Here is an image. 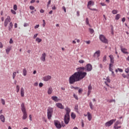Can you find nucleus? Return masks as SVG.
<instances>
[{"mask_svg":"<svg viewBox=\"0 0 129 129\" xmlns=\"http://www.w3.org/2000/svg\"><path fill=\"white\" fill-rule=\"evenodd\" d=\"M76 70L78 72L74 73L69 79L70 84H74L75 82L82 80L87 75V73L84 72V67L78 68Z\"/></svg>","mask_w":129,"mask_h":129,"instance_id":"f257e3e1","label":"nucleus"},{"mask_svg":"<svg viewBox=\"0 0 129 129\" xmlns=\"http://www.w3.org/2000/svg\"><path fill=\"white\" fill-rule=\"evenodd\" d=\"M99 39L100 41L104 44H108V40L106 39V37L104 35L101 34L99 35Z\"/></svg>","mask_w":129,"mask_h":129,"instance_id":"f03ea898","label":"nucleus"},{"mask_svg":"<svg viewBox=\"0 0 129 129\" xmlns=\"http://www.w3.org/2000/svg\"><path fill=\"white\" fill-rule=\"evenodd\" d=\"M84 71L86 72H90V71H92V65L90 63H88L86 64V67H84Z\"/></svg>","mask_w":129,"mask_h":129,"instance_id":"7ed1b4c3","label":"nucleus"},{"mask_svg":"<svg viewBox=\"0 0 129 129\" xmlns=\"http://www.w3.org/2000/svg\"><path fill=\"white\" fill-rule=\"evenodd\" d=\"M52 113H53V108L49 107L47 109V118L48 119H51Z\"/></svg>","mask_w":129,"mask_h":129,"instance_id":"20e7f679","label":"nucleus"},{"mask_svg":"<svg viewBox=\"0 0 129 129\" xmlns=\"http://www.w3.org/2000/svg\"><path fill=\"white\" fill-rule=\"evenodd\" d=\"M116 120V119H111L105 123V126H110V125H112V124H113V122H115Z\"/></svg>","mask_w":129,"mask_h":129,"instance_id":"39448f33","label":"nucleus"},{"mask_svg":"<svg viewBox=\"0 0 129 129\" xmlns=\"http://www.w3.org/2000/svg\"><path fill=\"white\" fill-rule=\"evenodd\" d=\"M54 124L55 126H56V127L58 129H60L61 128V127H62V125H61V123L58 120H54Z\"/></svg>","mask_w":129,"mask_h":129,"instance_id":"423d86ee","label":"nucleus"},{"mask_svg":"<svg viewBox=\"0 0 129 129\" xmlns=\"http://www.w3.org/2000/svg\"><path fill=\"white\" fill-rule=\"evenodd\" d=\"M64 121L65 124H68V123H69V121H70V116L64 115Z\"/></svg>","mask_w":129,"mask_h":129,"instance_id":"0eeeda50","label":"nucleus"},{"mask_svg":"<svg viewBox=\"0 0 129 129\" xmlns=\"http://www.w3.org/2000/svg\"><path fill=\"white\" fill-rule=\"evenodd\" d=\"M11 22V17L8 16L7 18L5 20L4 26L5 27L8 26V24Z\"/></svg>","mask_w":129,"mask_h":129,"instance_id":"6e6552de","label":"nucleus"},{"mask_svg":"<svg viewBox=\"0 0 129 129\" xmlns=\"http://www.w3.org/2000/svg\"><path fill=\"white\" fill-rule=\"evenodd\" d=\"M65 110L66 111V114L64 115H66L67 116H70V112L71 111V109H70L69 107H67L66 108H65Z\"/></svg>","mask_w":129,"mask_h":129,"instance_id":"1a4fd4ad","label":"nucleus"},{"mask_svg":"<svg viewBox=\"0 0 129 129\" xmlns=\"http://www.w3.org/2000/svg\"><path fill=\"white\" fill-rule=\"evenodd\" d=\"M99 56H100V50H98L94 53L93 56L94 58H96V57L98 58Z\"/></svg>","mask_w":129,"mask_h":129,"instance_id":"9d476101","label":"nucleus"},{"mask_svg":"<svg viewBox=\"0 0 129 129\" xmlns=\"http://www.w3.org/2000/svg\"><path fill=\"white\" fill-rule=\"evenodd\" d=\"M21 109L22 112H27L26 111V107H25V104L22 103L21 105Z\"/></svg>","mask_w":129,"mask_h":129,"instance_id":"9b49d317","label":"nucleus"},{"mask_svg":"<svg viewBox=\"0 0 129 129\" xmlns=\"http://www.w3.org/2000/svg\"><path fill=\"white\" fill-rule=\"evenodd\" d=\"M55 105L56 107H58V108H60V109H64V106L62 105V103H57L55 104Z\"/></svg>","mask_w":129,"mask_h":129,"instance_id":"f8f14e48","label":"nucleus"},{"mask_svg":"<svg viewBox=\"0 0 129 129\" xmlns=\"http://www.w3.org/2000/svg\"><path fill=\"white\" fill-rule=\"evenodd\" d=\"M51 78L52 77L50 76H46L43 78V81H49Z\"/></svg>","mask_w":129,"mask_h":129,"instance_id":"ddd939ff","label":"nucleus"},{"mask_svg":"<svg viewBox=\"0 0 129 129\" xmlns=\"http://www.w3.org/2000/svg\"><path fill=\"white\" fill-rule=\"evenodd\" d=\"M40 59L41 61H43V62H45V61H46V53L44 52L42 54V56Z\"/></svg>","mask_w":129,"mask_h":129,"instance_id":"4468645a","label":"nucleus"},{"mask_svg":"<svg viewBox=\"0 0 129 129\" xmlns=\"http://www.w3.org/2000/svg\"><path fill=\"white\" fill-rule=\"evenodd\" d=\"M94 5V2L92 1H90L88 2V4H87V8L88 9H90V7H89L90 6H93Z\"/></svg>","mask_w":129,"mask_h":129,"instance_id":"2eb2a0df","label":"nucleus"},{"mask_svg":"<svg viewBox=\"0 0 129 129\" xmlns=\"http://www.w3.org/2000/svg\"><path fill=\"white\" fill-rule=\"evenodd\" d=\"M51 99L54 101H55V102H58V101H59V99H58V97L56 96H52Z\"/></svg>","mask_w":129,"mask_h":129,"instance_id":"dca6fc26","label":"nucleus"},{"mask_svg":"<svg viewBox=\"0 0 129 129\" xmlns=\"http://www.w3.org/2000/svg\"><path fill=\"white\" fill-rule=\"evenodd\" d=\"M121 51L123 54H128V52L126 51H127V49L125 48H121Z\"/></svg>","mask_w":129,"mask_h":129,"instance_id":"f3484780","label":"nucleus"},{"mask_svg":"<svg viewBox=\"0 0 129 129\" xmlns=\"http://www.w3.org/2000/svg\"><path fill=\"white\" fill-rule=\"evenodd\" d=\"M23 115L22 117V119H27V117H28V114H27V112H23Z\"/></svg>","mask_w":129,"mask_h":129,"instance_id":"a211bd4d","label":"nucleus"},{"mask_svg":"<svg viewBox=\"0 0 129 129\" xmlns=\"http://www.w3.org/2000/svg\"><path fill=\"white\" fill-rule=\"evenodd\" d=\"M87 115L88 116V120H89V121H90V120H91V119H92V116L91 115V114H90L89 113V112H88L87 113Z\"/></svg>","mask_w":129,"mask_h":129,"instance_id":"6ab92c4d","label":"nucleus"},{"mask_svg":"<svg viewBox=\"0 0 129 129\" xmlns=\"http://www.w3.org/2000/svg\"><path fill=\"white\" fill-rule=\"evenodd\" d=\"M0 119L1 120V121H2V122H5V120H6V118H5V116H4V115L1 114L0 115Z\"/></svg>","mask_w":129,"mask_h":129,"instance_id":"aec40b11","label":"nucleus"},{"mask_svg":"<svg viewBox=\"0 0 129 129\" xmlns=\"http://www.w3.org/2000/svg\"><path fill=\"white\" fill-rule=\"evenodd\" d=\"M24 91H25V90L24 89V88H21V95L22 97H24V96H25Z\"/></svg>","mask_w":129,"mask_h":129,"instance_id":"412c9836","label":"nucleus"},{"mask_svg":"<svg viewBox=\"0 0 129 129\" xmlns=\"http://www.w3.org/2000/svg\"><path fill=\"white\" fill-rule=\"evenodd\" d=\"M71 116L72 118H73V119H75V118H76V114H75V113H74V112H72Z\"/></svg>","mask_w":129,"mask_h":129,"instance_id":"4be33fe9","label":"nucleus"},{"mask_svg":"<svg viewBox=\"0 0 129 129\" xmlns=\"http://www.w3.org/2000/svg\"><path fill=\"white\" fill-rule=\"evenodd\" d=\"M13 22L10 23V25L9 26V31H12V29H13Z\"/></svg>","mask_w":129,"mask_h":129,"instance_id":"5701e85b","label":"nucleus"},{"mask_svg":"<svg viewBox=\"0 0 129 129\" xmlns=\"http://www.w3.org/2000/svg\"><path fill=\"white\" fill-rule=\"evenodd\" d=\"M35 41H36V42H37V43H41L42 42V39H41L39 37H37L35 39Z\"/></svg>","mask_w":129,"mask_h":129,"instance_id":"b1692460","label":"nucleus"},{"mask_svg":"<svg viewBox=\"0 0 129 129\" xmlns=\"http://www.w3.org/2000/svg\"><path fill=\"white\" fill-rule=\"evenodd\" d=\"M119 19H120V14H117L115 16V20H116V21H118Z\"/></svg>","mask_w":129,"mask_h":129,"instance_id":"393cba45","label":"nucleus"},{"mask_svg":"<svg viewBox=\"0 0 129 129\" xmlns=\"http://www.w3.org/2000/svg\"><path fill=\"white\" fill-rule=\"evenodd\" d=\"M89 106L92 110H93V105L92 104V102H90Z\"/></svg>","mask_w":129,"mask_h":129,"instance_id":"a878e982","label":"nucleus"},{"mask_svg":"<svg viewBox=\"0 0 129 129\" xmlns=\"http://www.w3.org/2000/svg\"><path fill=\"white\" fill-rule=\"evenodd\" d=\"M120 123V122L119 120H117L116 122L114 123V126H117L118 124Z\"/></svg>","mask_w":129,"mask_h":129,"instance_id":"bb28decb","label":"nucleus"},{"mask_svg":"<svg viewBox=\"0 0 129 129\" xmlns=\"http://www.w3.org/2000/svg\"><path fill=\"white\" fill-rule=\"evenodd\" d=\"M27 75V70H26V68H24L23 69V76H26Z\"/></svg>","mask_w":129,"mask_h":129,"instance_id":"cd10ccee","label":"nucleus"},{"mask_svg":"<svg viewBox=\"0 0 129 129\" xmlns=\"http://www.w3.org/2000/svg\"><path fill=\"white\" fill-rule=\"evenodd\" d=\"M108 102H109V103H111L112 102H114V103H115V99L108 100Z\"/></svg>","mask_w":129,"mask_h":129,"instance_id":"c85d7f7f","label":"nucleus"},{"mask_svg":"<svg viewBox=\"0 0 129 129\" xmlns=\"http://www.w3.org/2000/svg\"><path fill=\"white\" fill-rule=\"evenodd\" d=\"M89 31L90 34H93V33H94V30L92 28H89Z\"/></svg>","mask_w":129,"mask_h":129,"instance_id":"c756f323","label":"nucleus"},{"mask_svg":"<svg viewBox=\"0 0 129 129\" xmlns=\"http://www.w3.org/2000/svg\"><path fill=\"white\" fill-rule=\"evenodd\" d=\"M47 93L48 94H51L52 93V88H49L48 89Z\"/></svg>","mask_w":129,"mask_h":129,"instance_id":"7c9ffc66","label":"nucleus"},{"mask_svg":"<svg viewBox=\"0 0 129 129\" xmlns=\"http://www.w3.org/2000/svg\"><path fill=\"white\" fill-rule=\"evenodd\" d=\"M75 111H76L77 112H78V105H76L75 106Z\"/></svg>","mask_w":129,"mask_h":129,"instance_id":"2f4dec72","label":"nucleus"},{"mask_svg":"<svg viewBox=\"0 0 129 129\" xmlns=\"http://www.w3.org/2000/svg\"><path fill=\"white\" fill-rule=\"evenodd\" d=\"M86 23L87 25L90 26V24H89V20L88 19V18H86Z\"/></svg>","mask_w":129,"mask_h":129,"instance_id":"473e14b6","label":"nucleus"},{"mask_svg":"<svg viewBox=\"0 0 129 129\" xmlns=\"http://www.w3.org/2000/svg\"><path fill=\"white\" fill-rule=\"evenodd\" d=\"M106 55H105L104 57H103V62H106V58H107Z\"/></svg>","mask_w":129,"mask_h":129,"instance_id":"72a5a7b5","label":"nucleus"},{"mask_svg":"<svg viewBox=\"0 0 129 129\" xmlns=\"http://www.w3.org/2000/svg\"><path fill=\"white\" fill-rule=\"evenodd\" d=\"M112 14H113V15H116V14H117V11L115 10H113L112 11Z\"/></svg>","mask_w":129,"mask_h":129,"instance_id":"f704fd0d","label":"nucleus"},{"mask_svg":"<svg viewBox=\"0 0 129 129\" xmlns=\"http://www.w3.org/2000/svg\"><path fill=\"white\" fill-rule=\"evenodd\" d=\"M110 63H112V64H114V57L111 58Z\"/></svg>","mask_w":129,"mask_h":129,"instance_id":"c9c22d12","label":"nucleus"},{"mask_svg":"<svg viewBox=\"0 0 129 129\" xmlns=\"http://www.w3.org/2000/svg\"><path fill=\"white\" fill-rule=\"evenodd\" d=\"M10 51H11V48H8L6 49V52L7 54H9V53H10Z\"/></svg>","mask_w":129,"mask_h":129,"instance_id":"e433bc0d","label":"nucleus"},{"mask_svg":"<svg viewBox=\"0 0 129 129\" xmlns=\"http://www.w3.org/2000/svg\"><path fill=\"white\" fill-rule=\"evenodd\" d=\"M88 90H92V86H91V84L89 85L88 87Z\"/></svg>","mask_w":129,"mask_h":129,"instance_id":"4c0bfd02","label":"nucleus"},{"mask_svg":"<svg viewBox=\"0 0 129 129\" xmlns=\"http://www.w3.org/2000/svg\"><path fill=\"white\" fill-rule=\"evenodd\" d=\"M20 91V86L17 85L16 87V92L18 93Z\"/></svg>","mask_w":129,"mask_h":129,"instance_id":"58836bf2","label":"nucleus"},{"mask_svg":"<svg viewBox=\"0 0 129 129\" xmlns=\"http://www.w3.org/2000/svg\"><path fill=\"white\" fill-rule=\"evenodd\" d=\"M1 102L2 104H3V105H5V104H6V101L4 99H1Z\"/></svg>","mask_w":129,"mask_h":129,"instance_id":"ea45409f","label":"nucleus"},{"mask_svg":"<svg viewBox=\"0 0 129 129\" xmlns=\"http://www.w3.org/2000/svg\"><path fill=\"white\" fill-rule=\"evenodd\" d=\"M13 9L14 11H17V10H18V7L17 6V5H14Z\"/></svg>","mask_w":129,"mask_h":129,"instance_id":"a19ab883","label":"nucleus"},{"mask_svg":"<svg viewBox=\"0 0 129 129\" xmlns=\"http://www.w3.org/2000/svg\"><path fill=\"white\" fill-rule=\"evenodd\" d=\"M16 74H17V72H14L13 74V79H15L16 78Z\"/></svg>","mask_w":129,"mask_h":129,"instance_id":"79ce46f5","label":"nucleus"},{"mask_svg":"<svg viewBox=\"0 0 129 129\" xmlns=\"http://www.w3.org/2000/svg\"><path fill=\"white\" fill-rule=\"evenodd\" d=\"M78 92L79 93L81 94L82 92H83V90L81 88L79 89Z\"/></svg>","mask_w":129,"mask_h":129,"instance_id":"37998d69","label":"nucleus"},{"mask_svg":"<svg viewBox=\"0 0 129 129\" xmlns=\"http://www.w3.org/2000/svg\"><path fill=\"white\" fill-rule=\"evenodd\" d=\"M29 9L30 10H31V11H33L35 10V7H34V6H31L29 7Z\"/></svg>","mask_w":129,"mask_h":129,"instance_id":"c03bdc74","label":"nucleus"},{"mask_svg":"<svg viewBox=\"0 0 129 129\" xmlns=\"http://www.w3.org/2000/svg\"><path fill=\"white\" fill-rule=\"evenodd\" d=\"M11 12L12 14H13V15H16L17 14V13L16 12V11H15L14 10L12 9L11 10Z\"/></svg>","mask_w":129,"mask_h":129,"instance_id":"a18cd8bd","label":"nucleus"},{"mask_svg":"<svg viewBox=\"0 0 129 129\" xmlns=\"http://www.w3.org/2000/svg\"><path fill=\"white\" fill-rule=\"evenodd\" d=\"M74 97L77 100H78V96L76 95L75 94L73 95Z\"/></svg>","mask_w":129,"mask_h":129,"instance_id":"49530a36","label":"nucleus"},{"mask_svg":"<svg viewBox=\"0 0 129 129\" xmlns=\"http://www.w3.org/2000/svg\"><path fill=\"white\" fill-rule=\"evenodd\" d=\"M121 127V126H114V129H118V128H120Z\"/></svg>","mask_w":129,"mask_h":129,"instance_id":"de8ad7c7","label":"nucleus"},{"mask_svg":"<svg viewBox=\"0 0 129 129\" xmlns=\"http://www.w3.org/2000/svg\"><path fill=\"white\" fill-rule=\"evenodd\" d=\"M79 63H80V64H83V63H84V60L83 59H80L79 60Z\"/></svg>","mask_w":129,"mask_h":129,"instance_id":"09e8293b","label":"nucleus"},{"mask_svg":"<svg viewBox=\"0 0 129 129\" xmlns=\"http://www.w3.org/2000/svg\"><path fill=\"white\" fill-rule=\"evenodd\" d=\"M89 10H90V11H95L96 12H97V9H95V8H89Z\"/></svg>","mask_w":129,"mask_h":129,"instance_id":"8fccbe9b","label":"nucleus"},{"mask_svg":"<svg viewBox=\"0 0 129 129\" xmlns=\"http://www.w3.org/2000/svg\"><path fill=\"white\" fill-rule=\"evenodd\" d=\"M91 93V90H88V93H87V96H89L90 95V94Z\"/></svg>","mask_w":129,"mask_h":129,"instance_id":"3c124183","label":"nucleus"},{"mask_svg":"<svg viewBox=\"0 0 129 129\" xmlns=\"http://www.w3.org/2000/svg\"><path fill=\"white\" fill-rule=\"evenodd\" d=\"M125 72L126 73H129V68L125 69Z\"/></svg>","mask_w":129,"mask_h":129,"instance_id":"603ef678","label":"nucleus"},{"mask_svg":"<svg viewBox=\"0 0 129 129\" xmlns=\"http://www.w3.org/2000/svg\"><path fill=\"white\" fill-rule=\"evenodd\" d=\"M101 6H102V7H105L106 6V4H105L104 3H100Z\"/></svg>","mask_w":129,"mask_h":129,"instance_id":"864d4df0","label":"nucleus"},{"mask_svg":"<svg viewBox=\"0 0 129 129\" xmlns=\"http://www.w3.org/2000/svg\"><path fill=\"white\" fill-rule=\"evenodd\" d=\"M106 80L107 82H108V83H110V79H109V78H108V77L106 78Z\"/></svg>","mask_w":129,"mask_h":129,"instance_id":"5fc2aeb1","label":"nucleus"},{"mask_svg":"<svg viewBox=\"0 0 129 129\" xmlns=\"http://www.w3.org/2000/svg\"><path fill=\"white\" fill-rule=\"evenodd\" d=\"M43 85H44V84L42 83H40L39 84V87H43Z\"/></svg>","mask_w":129,"mask_h":129,"instance_id":"6e6d98bb","label":"nucleus"},{"mask_svg":"<svg viewBox=\"0 0 129 129\" xmlns=\"http://www.w3.org/2000/svg\"><path fill=\"white\" fill-rule=\"evenodd\" d=\"M9 43L10 44H13V43H14V40H13V39L11 38Z\"/></svg>","mask_w":129,"mask_h":129,"instance_id":"4d7b16f0","label":"nucleus"},{"mask_svg":"<svg viewBox=\"0 0 129 129\" xmlns=\"http://www.w3.org/2000/svg\"><path fill=\"white\" fill-rule=\"evenodd\" d=\"M113 66V63H109V68H111Z\"/></svg>","mask_w":129,"mask_h":129,"instance_id":"13d9d810","label":"nucleus"},{"mask_svg":"<svg viewBox=\"0 0 129 129\" xmlns=\"http://www.w3.org/2000/svg\"><path fill=\"white\" fill-rule=\"evenodd\" d=\"M112 73V76H113V77H115V74H114V72H111Z\"/></svg>","mask_w":129,"mask_h":129,"instance_id":"bf43d9fd","label":"nucleus"},{"mask_svg":"<svg viewBox=\"0 0 129 129\" xmlns=\"http://www.w3.org/2000/svg\"><path fill=\"white\" fill-rule=\"evenodd\" d=\"M39 27H40V25H39V24L36 25L34 27V29H38V28H39Z\"/></svg>","mask_w":129,"mask_h":129,"instance_id":"052dcab7","label":"nucleus"},{"mask_svg":"<svg viewBox=\"0 0 129 129\" xmlns=\"http://www.w3.org/2000/svg\"><path fill=\"white\" fill-rule=\"evenodd\" d=\"M77 17H79L80 16V12L79 11L77 12Z\"/></svg>","mask_w":129,"mask_h":129,"instance_id":"680f3d73","label":"nucleus"},{"mask_svg":"<svg viewBox=\"0 0 129 129\" xmlns=\"http://www.w3.org/2000/svg\"><path fill=\"white\" fill-rule=\"evenodd\" d=\"M43 23L42 24L43 27H45V25H46V22L45 21V20H43Z\"/></svg>","mask_w":129,"mask_h":129,"instance_id":"e2e57ef3","label":"nucleus"},{"mask_svg":"<svg viewBox=\"0 0 129 129\" xmlns=\"http://www.w3.org/2000/svg\"><path fill=\"white\" fill-rule=\"evenodd\" d=\"M62 10L64 11V13H66V8L65 6L62 7Z\"/></svg>","mask_w":129,"mask_h":129,"instance_id":"0e129e2a","label":"nucleus"},{"mask_svg":"<svg viewBox=\"0 0 129 129\" xmlns=\"http://www.w3.org/2000/svg\"><path fill=\"white\" fill-rule=\"evenodd\" d=\"M117 69H118L119 72H122L123 71V70H122V69L118 68Z\"/></svg>","mask_w":129,"mask_h":129,"instance_id":"69168bd1","label":"nucleus"},{"mask_svg":"<svg viewBox=\"0 0 129 129\" xmlns=\"http://www.w3.org/2000/svg\"><path fill=\"white\" fill-rule=\"evenodd\" d=\"M122 76L123 77V78H126V75H125L124 74H122Z\"/></svg>","mask_w":129,"mask_h":129,"instance_id":"338daca9","label":"nucleus"},{"mask_svg":"<svg viewBox=\"0 0 129 129\" xmlns=\"http://www.w3.org/2000/svg\"><path fill=\"white\" fill-rule=\"evenodd\" d=\"M86 44H90L91 43V41H90V40H88V41H85Z\"/></svg>","mask_w":129,"mask_h":129,"instance_id":"774afa93","label":"nucleus"}]
</instances>
